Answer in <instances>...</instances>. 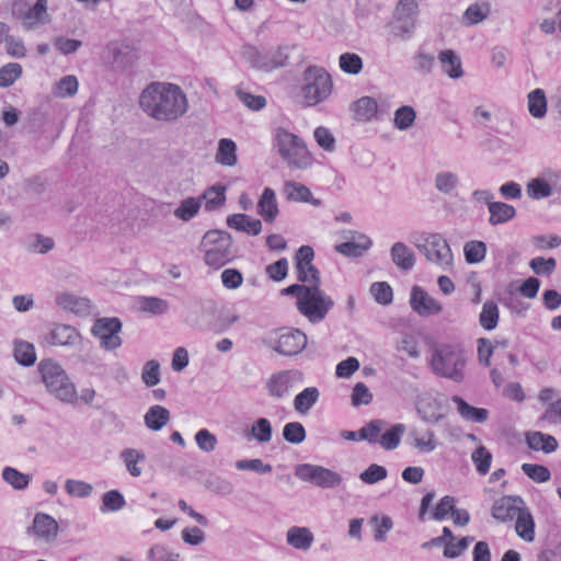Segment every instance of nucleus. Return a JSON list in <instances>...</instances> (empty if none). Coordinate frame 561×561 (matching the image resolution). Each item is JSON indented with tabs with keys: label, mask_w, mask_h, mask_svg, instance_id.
<instances>
[{
	"label": "nucleus",
	"mask_w": 561,
	"mask_h": 561,
	"mask_svg": "<svg viewBox=\"0 0 561 561\" xmlns=\"http://www.w3.org/2000/svg\"><path fill=\"white\" fill-rule=\"evenodd\" d=\"M139 104L150 117L172 122L183 116L188 107L182 89L173 83L152 82L140 94Z\"/></svg>",
	"instance_id": "nucleus-1"
},
{
	"label": "nucleus",
	"mask_w": 561,
	"mask_h": 561,
	"mask_svg": "<svg viewBox=\"0 0 561 561\" xmlns=\"http://www.w3.org/2000/svg\"><path fill=\"white\" fill-rule=\"evenodd\" d=\"M274 141L279 156L289 167L308 169L312 165L313 157L305 141L297 135L279 127L275 129Z\"/></svg>",
	"instance_id": "nucleus-2"
},
{
	"label": "nucleus",
	"mask_w": 561,
	"mask_h": 561,
	"mask_svg": "<svg viewBox=\"0 0 561 561\" xmlns=\"http://www.w3.org/2000/svg\"><path fill=\"white\" fill-rule=\"evenodd\" d=\"M46 389L58 400L72 403L77 400L75 385L69 380L61 366L51 359H44L38 365Z\"/></svg>",
	"instance_id": "nucleus-3"
},
{
	"label": "nucleus",
	"mask_w": 561,
	"mask_h": 561,
	"mask_svg": "<svg viewBox=\"0 0 561 561\" xmlns=\"http://www.w3.org/2000/svg\"><path fill=\"white\" fill-rule=\"evenodd\" d=\"M201 248L204 251L205 263L216 270L231 260L230 236L220 230H210L202 239Z\"/></svg>",
	"instance_id": "nucleus-4"
},
{
	"label": "nucleus",
	"mask_w": 561,
	"mask_h": 561,
	"mask_svg": "<svg viewBox=\"0 0 561 561\" xmlns=\"http://www.w3.org/2000/svg\"><path fill=\"white\" fill-rule=\"evenodd\" d=\"M302 98L307 106L324 101L332 92L331 76L320 67H308L304 73Z\"/></svg>",
	"instance_id": "nucleus-5"
},
{
	"label": "nucleus",
	"mask_w": 561,
	"mask_h": 561,
	"mask_svg": "<svg viewBox=\"0 0 561 561\" xmlns=\"http://www.w3.org/2000/svg\"><path fill=\"white\" fill-rule=\"evenodd\" d=\"M299 312L310 322L323 320L333 307V300L320 288V283L308 285L296 302Z\"/></svg>",
	"instance_id": "nucleus-6"
},
{
	"label": "nucleus",
	"mask_w": 561,
	"mask_h": 561,
	"mask_svg": "<svg viewBox=\"0 0 561 561\" xmlns=\"http://www.w3.org/2000/svg\"><path fill=\"white\" fill-rule=\"evenodd\" d=\"M414 243L428 261L439 265H448L453 261L451 249L439 234H420L414 238Z\"/></svg>",
	"instance_id": "nucleus-7"
},
{
	"label": "nucleus",
	"mask_w": 561,
	"mask_h": 561,
	"mask_svg": "<svg viewBox=\"0 0 561 561\" xmlns=\"http://www.w3.org/2000/svg\"><path fill=\"white\" fill-rule=\"evenodd\" d=\"M296 477L305 482H310L320 488H333L341 483V477L335 471L328 468L304 463L295 469Z\"/></svg>",
	"instance_id": "nucleus-8"
},
{
	"label": "nucleus",
	"mask_w": 561,
	"mask_h": 561,
	"mask_svg": "<svg viewBox=\"0 0 561 561\" xmlns=\"http://www.w3.org/2000/svg\"><path fill=\"white\" fill-rule=\"evenodd\" d=\"M314 251L309 245H301L295 256V271L300 283L312 285L320 283L319 271L313 264Z\"/></svg>",
	"instance_id": "nucleus-9"
},
{
	"label": "nucleus",
	"mask_w": 561,
	"mask_h": 561,
	"mask_svg": "<svg viewBox=\"0 0 561 561\" xmlns=\"http://www.w3.org/2000/svg\"><path fill=\"white\" fill-rule=\"evenodd\" d=\"M122 323L117 318L99 319L93 328L92 333L101 341V346L106 350H115L122 344L118 335Z\"/></svg>",
	"instance_id": "nucleus-10"
},
{
	"label": "nucleus",
	"mask_w": 561,
	"mask_h": 561,
	"mask_svg": "<svg viewBox=\"0 0 561 561\" xmlns=\"http://www.w3.org/2000/svg\"><path fill=\"white\" fill-rule=\"evenodd\" d=\"M431 365L433 370L443 377L456 375V352L453 345L440 344L433 350Z\"/></svg>",
	"instance_id": "nucleus-11"
},
{
	"label": "nucleus",
	"mask_w": 561,
	"mask_h": 561,
	"mask_svg": "<svg viewBox=\"0 0 561 561\" xmlns=\"http://www.w3.org/2000/svg\"><path fill=\"white\" fill-rule=\"evenodd\" d=\"M307 345L306 334L298 329H286L277 337L274 350L286 356H294L305 350Z\"/></svg>",
	"instance_id": "nucleus-12"
},
{
	"label": "nucleus",
	"mask_w": 561,
	"mask_h": 561,
	"mask_svg": "<svg viewBox=\"0 0 561 561\" xmlns=\"http://www.w3.org/2000/svg\"><path fill=\"white\" fill-rule=\"evenodd\" d=\"M411 309L421 317L438 314L443 307L420 286H413L410 294Z\"/></svg>",
	"instance_id": "nucleus-13"
},
{
	"label": "nucleus",
	"mask_w": 561,
	"mask_h": 561,
	"mask_svg": "<svg viewBox=\"0 0 561 561\" xmlns=\"http://www.w3.org/2000/svg\"><path fill=\"white\" fill-rule=\"evenodd\" d=\"M59 526L49 515L37 513L33 519V525L27 529V534L36 540L50 542L58 534Z\"/></svg>",
	"instance_id": "nucleus-14"
},
{
	"label": "nucleus",
	"mask_w": 561,
	"mask_h": 561,
	"mask_svg": "<svg viewBox=\"0 0 561 561\" xmlns=\"http://www.w3.org/2000/svg\"><path fill=\"white\" fill-rule=\"evenodd\" d=\"M525 507V503L519 496H502L496 500L492 506V516L500 522H510Z\"/></svg>",
	"instance_id": "nucleus-15"
},
{
	"label": "nucleus",
	"mask_w": 561,
	"mask_h": 561,
	"mask_svg": "<svg viewBox=\"0 0 561 561\" xmlns=\"http://www.w3.org/2000/svg\"><path fill=\"white\" fill-rule=\"evenodd\" d=\"M257 214L267 224H273L279 214L276 194L273 188L265 187L257 202Z\"/></svg>",
	"instance_id": "nucleus-16"
},
{
	"label": "nucleus",
	"mask_w": 561,
	"mask_h": 561,
	"mask_svg": "<svg viewBox=\"0 0 561 561\" xmlns=\"http://www.w3.org/2000/svg\"><path fill=\"white\" fill-rule=\"evenodd\" d=\"M79 337L80 335L73 327L57 324L46 335L45 341L53 346H66L77 343Z\"/></svg>",
	"instance_id": "nucleus-17"
},
{
	"label": "nucleus",
	"mask_w": 561,
	"mask_h": 561,
	"mask_svg": "<svg viewBox=\"0 0 561 561\" xmlns=\"http://www.w3.org/2000/svg\"><path fill=\"white\" fill-rule=\"evenodd\" d=\"M527 446L535 451L551 454L557 450L559 444L554 436L539 431L528 432L525 435Z\"/></svg>",
	"instance_id": "nucleus-18"
},
{
	"label": "nucleus",
	"mask_w": 561,
	"mask_h": 561,
	"mask_svg": "<svg viewBox=\"0 0 561 561\" xmlns=\"http://www.w3.org/2000/svg\"><path fill=\"white\" fill-rule=\"evenodd\" d=\"M230 228L245 232L250 236H257L262 231V222L260 219L253 218L245 214H233L227 218Z\"/></svg>",
	"instance_id": "nucleus-19"
},
{
	"label": "nucleus",
	"mask_w": 561,
	"mask_h": 561,
	"mask_svg": "<svg viewBox=\"0 0 561 561\" xmlns=\"http://www.w3.org/2000/svg\"><path fill=\"white\" fill-rule=\"evenodd\" d=\"M227 187L220 183L214 184L206 188L202 194L201 203L204 201V208L207 211H213L222 207L226 203Z\"/></svg>",
	"instance_id": "nucleus-20"
},
{
	"label": "nucleus",
	"mask_w": 561,
	"mask_h": 561,
	"mask_svg": "<svg viewBox=\"0 0 561 561\" xmlns=\"http://www.w3.org/2000/svg\"><path fill=\"white\" fill-rule=\"evenodd\" d=\"M284 193L289 202L319 204V201H312V193L309 187L295 181H287L284 184Z\"/></svg>",
	"instance_id": "nucleus-21"
},
{
	"label": "nucleus",
	"mask_w": 561,
	"mask_h": 561,
	"mask_svg": "<svg viewBox=\"0 0 561 561\" xmlns=\"http://www.w3.org/2000/svg\"><path fill=\"white\" fill-rule=\"evenodd\" d=\"M515 530L517 535L527 542L535 539V520L528 508L524 507L522 512L515 517Z\"/></svg>",
	"instance_id": "nucleus-22"
},
{
	"label": "nucleus",
	"mask_w": 561,
	"mask_h": 561,
	"mask_svg": "<svg viewBox=\"0 0 561 561\" xmlns=\"http://www.w3.org/2000/svg\"><path fill=\"white\" fill-rule=\"evenodd\" d=\"M416 0H400L396 8V16L398 21L409 20L408 26L400 28L401 33H408L415 26V16L417 13Z\"/></svg>",
	"instance_id": "nucleus-23"
},
{
	"label": "nucleus",
	"mask_w": 561,
	"mask_h": 561,
	"mask_svg": "<svg viewBox=\"0 0 561 561\" xmlns=\"http://www.w3.org/2000/svg\"><path fill=\"white\" fill-rule=\"evenodd\" d=\"M47 2V0H37L33 7L24 12L22 21L25 27L32 28L48 20Z\"/></svg>",
	"instance_id": "nucleus-24"
},
{
	"label": "nucleus",
	"mask_w": 561,
	"mask_h": 561,
	"mask_svg": "<svg viewBox=\"0 0 561 561\" xmlns=\"http://www.w3.org/2000/svg\"><path fill=\"white\" fill-rule=\"evenodd\" d=\"M291 387V378L288 371L274 374L266 383V389L272 397H285Z\"/></svg>",
	"instance_id": "nucleus-25"
},
{
	"label": "nucleus",
	"mask_w": 561,
	"mask_h": 561,
	"mask_svg": "<svg viewBox=\"0 0 561 561\" xmlns=\"http://www.w3.org/2000/svg\"><path fill=\"white\" fill-rule=\"evenodd\" d=\"M371 245V241L364 234H358L354 240L335 245V250L346 256H359Z\"/></svg>",
	"instance_id": "nucleus-26"
},
{
	"label": "nucleus",
	"mask_w": 561,
	"mask_h": 561,
	"mask_svg": "<svg viewBox=\"0 0 561 561\" xmlns=\"http://www.w3.org/2000/svg\"><path fill=\"white\" fill-rule=\"evenodd\" d=\"M287 542L299 550H308L313 542V535L307 527H290L287 531Z\"/></svg>",
	"instance_id": "nucleus-27"
},
{
	"label": "nucleus",
	"mask_w": 561,
	"mask_h": 561,
	"mask_svg": "<svg viewBox=\"0 0 561 561\" xmlns=\"http://www.w3.org/2000/svg\"><path fill=\"white\" fill-rule=\"evenodd\" d=\"M419 412L428 422H438L447 413V408L435 398H427L420 402Z\"/></svg>",
	"instance_id": "nucleus-28"
},
{
	"label": "nucleus",
	"mask_w": 561,
	"mask_h": 561,
	"mask_svg": "<svg viewBox=\"0 0 561 561\" xmlns=\"http://www.w3.org/2000/svg\"><path fill=\"white\" fill-rule=\"evenodd\" d=\"M57 305L62 309L77 314H83L90 311V301L71 294H61L57 297Z\"/></svg>",
	"instance_id": "nucleus-29"
},
{
	"label": "nucleus",
	"mask_w": 561,
	"mask_h": 561,
	"mask_svg": "<svg viewBox=\"0 0 561 561\" xmlns=\"http://www.w3.org/2000/svg\"><path fill=\"white\" fill-rule=\"evenodd\" d=\"M488 208L490 213L489 220L491 225L504 224L514 218L516 214V210L512 205L501 202L489 203Z\"/></svg>",
	"instance_id": "nucleus-30"
},
{
	"label": "nucleus",
	"mask_w": 561,
	"mask_h": 561,
	"mask_svg": "<svg viewBox=\"0 0 561 561\" xmlns=\"http://www.w3.org/2000/svg\"><path fill=\"white\" fill-rule=\"evenodd\" d=\"M169 420V410L161 405L151 407L145 415V424L152 431H160Z\"/></svg>",
	"instance_id": "nucleus-31"
},
{
	"label": "nucleus",
	"mask_w": 561,
	"mask_h": 561,
	"mask_svg": "<svg viewBox=\"0 0 561 561\" xmlns=\"http://www.w3.org/2000/svg\"><path fill=\"white\" fill-rule=\"evenodd\" d=\"M13 355L15 360L23 366L34 365L37 358L34 345L22 340L14 342Z\"/></svg>",
	"instance_id": "nucleus-32"
},
{
	"label": "nucleus",
	"mask_w": 561,
	"mask_h": 561,
	"mask_svg": "<svg viewBox=\"0 0 561 561\" xmlns=\"http://www.w3.org/2000/svg\"><path fill=\"white\" fill-rule=\"evenodd\" d=\"M237 146L231 139H220L216 161L226 167H233L237 163Z\"/></svg>",
	"instance_id": "nucleus-33"
},
{
	"label": "nucleus",
	"mask_w": 561,
	"mask_h": 561,
	"mask_svg": "<svg viewBox=\"0 0 561 561\" xmlns=\"http://www.w3.org/2000/svg\"><path fill=\"white\" fill-rule=\"evenodd\" d=\"M454 541V536L451 530L448 527H444L443 536L433 538L430 541L423 543V548L428 549L432 547H443L444 546V556L446 558H455L456 557V543Z\"/></svg>",
	"instance_id": "nucleus-34"
},
{
	"label": "nucleus",
	"mask_w": 561,
	"mask_h": 561,
	"mask_svg": "<svg viewBox=\"0 0 561 561\" xmlns=\"http://www.w3.org/2000/svg\"><path fill=\"white\" fill-rule=\"evenodd\" d=\"M378 105L375 99L369 96L360 98L354 104V114L358 121H370L377 114Z\"/></svg>",
	"instance_id": "nucleus-35"
},
{
	"label": "nucleus",
	"mask_w": 561,
	"mask_h": 561,
	"mask_svg": "<svg viewBox=\"0 0 561 561\" xmlns=\"http://www.w3.org/2000/svg\"><path fill=\"white\" fill-rule=\"evenodd\" d=\"M319 399V391L314 387L304 389L294 400L295 410L306 414Z\"/></svg>",
	"instance_id": "nucleus-36"
},
{
	"label": "nucleus",
	"mask_w": 561,
	"mask_h": 561,
	"mask_svg": "<svg viewBox=\"0 0 561 561\" xmlns=\"http://www.w3.org/2000/svg\"><path fill=\"white\" fill-rule=\"evenodd\" d=\"M528 111L535 118H541L547 113V99L542 89H535L528 94Z\"/></svg>",
	"instance_id": "nucleus-37"
},
{
	"label": "nucleus",
	"mask_w": 561,
	"mask_h": 561,
	"mask_svg": "<svg viewBox=\"0 0 561 561\" xmlns=\"http://www.w3.org/2000/svg\"><path fill=\"white\" fill-rule=\"evenodd\" d=\"M391 256L393 263L402 270H410L414 265L413 253L401 242L392 245Z\"/></svg>",
	"instance_id": "nucleus-38"
},
{
	"label": "nucleus",
	"mask_w": 561,
	"mask_h": 561,
	"mask_svg": "<svg viewBox=\"0 0 561 561\" xmlns=\"http://www.w3.org/2000/svg\"><path fill=\"white\" fill-rule=\"evenodd\" d=\"M202 207L199 197H187L183 199L174 210V216L183 221L194 218Z\"/></svg>",
	"instance_id": "nucleus-39"
},
{
	"label": "nucleus",
	"mask_w": 561,
	"mask_h": 561,
	"mask_svg": "<svg viewBox=\"0 0 561 561\" xmlns=\"http://www.w3.org/2000/svg\"><path fill=\"white\" fill-rule=\"evenodd\" d=\"M500 318L499 307L493 301L484 302L479 316L480 324L483 329L491 331L496 328Z\"/></svg>",
	"instance_id": "nucleus-40"
},
{
	"label": "nucleus",
	"mask_w": 561,
	"mask_h": 561,
	"mask_svg": "<svg viewBox=\"0 0 561 561\" xmlns=\"http://www.w3.org/2000/svg\"><path fill=\"white\" fill-rule=\"evenodd\" d=\"M121 456L125 462L128 472L133 477H139L142 472V469L139 466V463L145 461V454L140 450L129 448L123 450Z\"/></svg>",
	"instance_id": "nucleus-41"
},
{
	"label": "nucleus",
	"mask_w": 561,
	"mask_h": 561,
	"mask_svg": "<svg viewBox=\"0 0 561 561\" xmlns=\"http://www.w3.org/2000/svg\"><path fill=\"white\" fill-rule=\"evenodd\" d=\"M458 413L465 420L476 423H483L489 416V411L486 409L471 407L460 398H458Z\"/></svg>",
	"instance_id": "nucleus-42"
},
{
	"label": "nucleus",
	"mask_w": 561,
	"mask_h": 561,
	"mask_svg": "<svg viewBox=\"0 0 561 561\" xmlns=\"http://www.w3.org/2000/svg\"><path fill=\"white\" fill-rule=\"evenodd\" d=\"M490 13L488 3L471 4L462 15V23L466 25H474L482 22Z\"/></svg>",
	"instance_id": "nucleus-43"
},
{
	"label": "nucleus",
	"mask_w": 561,
	"mask_h": 561,
	"mask_svg": "<svg viewBox=\"0 0 561 561\" xmlns=\"http://www.w3.org/2000/svg\"><path fill=\"white\" fill-rule=\"evenodd\" d=\"M126 505L124 495L117 490H111L102 496V513L117 512Z\"/></svg>",
	"instance_id": "nucleus-44"
},
{
	"label": "nucleus",
	"mask_w": 561,
	"mask_h": 561,
	"mask_svg": "<svg viewBox=\"0 0 561 561\" xmlns=\"http://www.w3.org/2000/svg\"><path fill=\"white\" fill-rule=\"evenodd\" d=\"M465 259L469 264L480 263L486 254V245L482 241L472 240L463 247Z\"/></svg>",
	"instance_id": "nucleus-45"
},
{
	"label": "nucleus",
	"mask_w": 561,
	"mask_h": 561,
	"mask_svg": "<svg viewBox=\"0 0 561 561\" xmlns=\"http://www.w3.org/2000/svg\"><path fill=\"white\" fill-rule=\"evenodd\" d=\"M79 82L75 76L61 78L54 87L53 93L58 98L73 96L78 92Z\"/></svg>",
	"instance_id": "nucleus-46"
},
{
	"label": "nucleus",
	"mask_w": 561,
	"mask_h": 561,
	"mask_svg": "<svg viewBox=\"0 0 561 561\" xmlns=\"http://www.w3.org/2000/svg\"><path fill=\"white\" fill-rule=\"evenodd\" d=\"M340 68L343 72L358 75L363 69L362 58L354 53H344L339 59Z\"/></svg>",
	"instance_id": "nucleus-47"
},
{
	"label": "nucleus",
	"mask_w": 561,
	"mask_h": 561,
	"mask_svg": "<svg viewBox=\"0 0 561 561\" xmlns=\"http://www.w3.org/2000/svg\"><path fill=\"white\" fill-rule=\"evenodd\" d=\"M403 432L404 426L402 424H396L380 436L379 444L386 450H392L400 444Z\"/></svg>",
	"instance_id": "nucleus-48"
},
{
	"label": "nucleus",
	"mask_w": 561,
	"mask_h": 561,
	"mask_svg": "<svg viewBox=\"0 0 561 561\" xmlns=\"http://www.w3.org/2000/svg\"><path fill=\"white\" fill-rule=\"evenodd\" d=\"M22 76V66L16 62H9L0 68V87L12 85Z\"/></svg>",
	"instance_id": "nucleus-49"
},
{
	"label": "nucleus",
	"mask_w": 561,
	"mask_h": 561,
	"mask_svg": "<svg viewBox=\"0 0 561 561\" xmlns=\"http://www.w3.org/2000/svg\"><path fill=\"white\" fill-rule=\"evenodd\" d=\"M471 459L479 474L485 476L491 467L492 455L484 446L478 447L471 455Z\"/></svg>",
	"instance_id": "nucleus-50"
},
{
	"label": "nucleus",
	"mask_w": 561,
	"mask_h": 561,
	"mask_svg": "<svg viewBox=\"0 0 561 561\" xmlns=\"http://www.w3.org/2000/svg\"><path fill=\"white\" fill-rule=\"evenodd\" d=\"M522 471L533 481L543 483L550 480V470L543 465L523 463Z\"/></svg>",
	"instance_id": "nucleus-51"
},
{
	"label": "nucleus",
	"mask_w": 561,
	"mask_h": 561,
	"mask_svg": "<svg viewBox=\"0 0 561 561\" xmlns=\"http://www.w3.org/2000/svg\"><path fill=\"white\" fill-rule=\"evenodd\" d=\"M370 294L374 299L383 306L390 305L393 299V291L387 282L374 283L370 287Z\"/></svg>",
	"instance_id": "nucleus-52"
},
{
	"label": "nucleus",
	"mask_w": 561,
	"mask_h": 561,
	"mask_svg": "<svg viewBox=\"0 0 561 561\" xmlns=\"http://www.w3.org/2000/svg\"><path fill=\"white\" fill-rule=\"evenodd\" d=\"M2 477L5 482L12 485L16 490L25 489L30 483V476L18 471L14 468L7 467L2 472Z\"/></svg>",
	"instance_id": "nucleus-53"
},
{
	"label": "nucleus",
	"mask_w": 561,
	"mask_h": 561,
	"mask_svg": "<svg viewBox=\"0 0 561 561\" xmlns=\"http://www.w3.org/2000/svg\"><path fill=\"white\" fill-rule=\"evenodd\" d=\"M415 121V112L413 107L404 105L399 107L394 113V126L400 129L404 130L412 126V124Z\"/></svg>",
	"instance_id": "nucleus-54"
},
{
	"label": "nucleus",
	"mask_w": 561,
	"mask_h": 561,
	"mask_svg": "<svg viewBox=\"0 0 561 561\" xmlns=\"http://www.w3.org/2000/svg\"><path fill=\"white\" fill-rule=\"evenodd\" d=\"M455 499L453 496H444L430 513V518L435 520H443L449 514L454 513Z\"/></svg>",
	"instance_id": "nucleus-55"
},
{
	"label": "nucleus",
	"mask_w": 561,
	"mask_h": 561,
	"mask_svg": "<svg viewBox=\"0 0 561 561\" xmlns=\"http://www.w3.org/2000/svg\"><path fill=\"white\" fill-rule=\"evenodd\" d=\"M283 436L288 443L300 444L306 438V431L301 423L290 422L284 426Z\"/></svg>",
	"instance_id": "nucleus-56"
},
{
	"label": "nucleus",
	"mask_w": 561,
	"mask_h": 561,
	"mask_svg": "<svg viewBox=\"0 0 561 561\" xmlns=\"http://www.w3.org/2000/svg\"><path fill=\"white\" fill-rule=\"evenodd\" d=\"M382 426L383 422L380 420L370 421L358 431L359 439H365L369 443H379Z\"/></svg>",
	"instance_id": "nucleus-57"
},
{
	"label": "nucleus",
	"mask_w": 561,
	"mask_h": 561,
	"mask_svg": "<svg viewBox=\"0 0 561 561\" xmlns=\"http://www.w3.org/2000/svg\"><path fill=\"white\" fill-rule=\"evenodd\" d=\"M65 489L69 495L76 497H87L93 491V488L90 483L73 479L66 481Z\"/></svg>",
	"instance_id": "nucleus-58"
},
{
	"label": "nucleus",
	"mask_w": 561,
	"mask_h": 561,
	"mask_svg": "<svg viewBox=\"0 0 561 561\" xmlns=\"http://www.w3.org/2000/svg\"><path fill=\"white\" fill-rule=\"evenodd\" d=\"M359 478L367 484H374L387 478V469L380 465L373 463L360 473Z\"/></svg>",
	"instance_id": "nucleus-59"
},
{
	"label": "nucleus",
	"mask_w": 561,
	"mask_h": 561,
	"mask_svg": "<svg viewBox=\"0 0 561 561\" xmlns=\"http://www.w3.org/2000/svg\"><path fill=\"white\" fill-rule=\"evenodd\" d=\"M252 435L260 443H267L272 438V426L267 419H259L251 428Z\"/></svg>",
	"instance_id": "nucleus-60"
},
{
	"label": "nucleus",
	"mask_w": 561,
	"mask_h": 561,
	"mask_svg": "<svg viewBox=\"0 0 561 561\" xmlns=\"http://www.w3.org/2000/svg\"><path fill=\"white\" fill-rule=\"evenodd\" d=\"M529 265L537 275H550L556 270L557 262L553 257L537 256L531 259Z\"/></svg>",
	"instance_id": "nucleus-61"
},
{
	"label": "nucleus",
	"mask_w": 561,
	"mask_h": 561,
	"mask_svg": "<svg viewBox=\"0 0 561 561\" xmlns=\"http://www.w3.org/2000/svg\"><path fill=\"white\" fill-rule=\"evenodd\" d=\"M351 399L354 407L366 405L373 401V393L364 382H357L353 388Z\"/></svg>",
	"instance_id": "nucleus-62"
},
{
	"label": "nucleus",
	"mask_w": 561,
	"mask_h": 561,
	"mask_svg": "<svg viewBox=\"0 0 561 561\" xmlns=\"http://www.w3.org/2000/svg\"><path fill=\"white\" fill-rule=\"evenodd\" d=\"M266 274L274 282H282L288 274V261L282 257L278 261L266 266Z\"/></svg>",
	"instance_id": "nucleus-63"
},
{
	"label": "nucleus",
	"mask_w": 561,
	"mask_h": 561,
	"mask_svg": "<svg viewBox=\"0 0 561 561\" xmlns=\"http://www.w3.org/2000/svg\"><path fill=\"white\" fill-rule=\"evenodd\" d=\"M238 99L250 110L260 111L266 105V99L263 95H254L243 90L236 92Z\"/></svg>",
	"instance_id": "nucleus-64"
}]
</instances>
